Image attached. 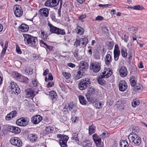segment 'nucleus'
<instances>
[{
    "label": "nucleus",
    "mask_w": 147,
    "mask_h": 147,
    "mask_svg": "<svg viewBox=\"0 0 147 147\" xmlns=\"http://www.w3.org/2000/svg\"><path fill=\"white\" fill-rule=\"evenodd\" d=\"M24 37V42L25 44L30 46L35 47L38 44L37 38L30 35L24 34H23Z\"/></svg>",
    "instance_id": "1"
},
{
    "label": "nucleus",
    "mask_w": 147,
    "mask_h": 147,
    "mask_svg": "<svg viewBox=\"0 0 147 147\" xmlns=\"http://www.w3.org/2000/svg\"><path fill=\"white\" fill-rule=\"evenodd\" d=\"M79 65V71L78 72L76 77L77 79H80L84 75V73L86 71L88 66V63L84 61L80 62Z\"/></svg>",
    "instance_id": "2"
},
{
    "label": "nucleus",
    "mask_w": 147,
    "mask_h": 147,
    "mask_svg": "<svg viewBox=\"0 0 147 147\" xmlns=\"http://www.w3.org/2000/svg\"><path fill=\"white\" fill-rule=\"evenodd\" d=\"M91 84L90 79L88 78L81 80L78 84V87L81 90L86 89Z\"/></svg>",
    "instance_id": "3"
},
{
    "label": "nucleus",
    "mask_w": 147,
    "mask_h": 147,
    "mask_svg": "<svg viewBox=\"0 0 147 147\" xmlns=\"http://www.w3.org/2000/svg\"><path fill=\"white\" fill-rule=\"evenodd\" d=\"M59 2L60 7H61L62 4V0H47L45 2V5L46 6L53 7L57 5Z\"/></svg>",
    "instance_id": "4"
},
{
    "label": "nucleus",
    "mask_w": 147,
    "mask_h": 147,
    "mask_svg": "<svg viewBox=\"0 0 147 147\" xmlns=\"http://www.w3.org/2000/svg\"><path fill=\"white\" fill-rule=\"evenodd\" d=\"M57 137L60 138L59 143L61 147H67V142L69 139L68 136L64 135H58Z\"/></svg>",
    "instance_id": "5"
},
{
    "label": "nucleus",
    "mask_w": 147,
    "mask_h": 147,
    "mask_svg": "<svg viewBox=\"0 0 147 147\" xmlns=\"http://www.w3.org/2000/svg\"><path fill=\"white\" fill-rule=\"evenodd\" d=\"M9 87L11 90H10L13 94L19 93L20 90L19 87L17 85L16 83L14 82H11L10 83Z\"/></svg>",
    "instance_id": "6"
},
{
    "label": "nucleus",
    "mask_w": 147,
    "mask_h": 147,
    "mask_svg": "<svg viewBox=\"0 0 147 147\" xmlns=\"http://www.w3.org/2000/svg\"><path fill=\"white\" fill-rule=\"evenodd\" d=\"M100 63L95 62L91 63L90 69L95 72H98L100 71Z\"/></svg>",
    "instance_id": "7"
},
{
    "label": "nucleus",
    "mask_w": 147,
    "mask_h": 147,
    "mask_svg": "<svg viewBox=\"0 0 147 147\" xmlns=\"http://www.w3.org/2000/svg\"><path fill=\"white\" fill-rule=\"evenodd\" d=\"M29 121L27 118L21 117L16 122V124L20 126H26L29 123Z\"/></svg>",
    "instance_id": "8"
},
{
    "label": "nucleus",
    "mask_w": 147,
    "mask_h": 147,
    "mask_svg": "<svg viewBox=\"0 0 147 147\" xmlns=\"http://www.w3.org/2000/svg\"><path fill=\"white\" fill-rule=\"evenodd\" d=\"M11 143L13 145L20 147L22 145V142L18 138L13 137L11 138L10 140Z\"/></svg>",
    "instance_id": "9"
},
{
    "label": "nucleus",
    "mask_w": 147,
    "mask_h": 147,
    "mask_svg": "<svg viewBox=\"0 0 147 147\" xmlns=\"http://www.w3.org/2000/svg\"><path fill=\"white\" fill-rule=\"evenodd\" d=\"M15 15L17 17H20L22 14V10L20 6L19 5H15L13 8Z\"/></svg>",
    "instance_id": "10"
},
{
    "label": "nucleus",
    "mask_w": 147,
    "mask_h": 147,
    "mask_svg": "<svg viewBox=\"0 0 147 147\" xmlns=\"http://www.w3.org/2000/svg\"><path fill=\"white\" fill-rule=\"evenodd\" d=\"M131 137L132 142L134 143L133 144L138 146L141 143V138L136 134H134V135L131 136Z\"/></svg>",
    "instance_id": "11"
},
{
    "label": "nucleus",
    "mask_w": 147,
    "mask_h": 147,
    "mask_svg": "<svg viewBox=\"0 0 147 147\" xmlns=\"http://www.w3.org/2000/svg\"><path fill=\"white\" fill-rule=\"evenodd\" d=\"M26 97L27 98H33L35 95V92L32 88H28L25 91Z\"/></svg>",
    "instance_id": "12"
},
{
    "label": "nucleus",
    "mask_w": 147,
    "mask_h": 147,
    "mask_svg": "<svg viewBox=\"0 0 147 147\" xmlns=\"http://www.w3.org/2000/svg\"><path fill=\"white\" fill-rule=\"evenodd\" d=\"M75 106L73 102H70L69 103H67L64 107V109L65 111L68 110L71 112L74 111V108Z\"/></svg>",
    "instance_id": "13"
},
{
    "label": "nucleus",
    "mask_w": 147,
    "mask_h": 147,
    "mask_svg": "<svg viewBox=\"0 0 147 147\" xmlns=\"http://www.w3.org/2000/svg\"><path fill=\"white\" fill-rule=\"evenodd\" d=\"M93 139L96 146L99 147H101L100 146L101 142V138L97 134H94L93 135Z\"/></svg>",
    "instance_id": "14"
},
{
    "label": "nucleus",
    "mask_w": 147,
    "mask_h": 147,
    "mask_svg": "<svg viewBox=\"0 0 147 147\" xmlns=\"http://www.w3.org/2000/svg\"><path fill=\"white\" fill-rule=\"evenodd\" d=\"M42 120V117L39 115H36L33 117L31 119L32 122L36 124L40 123Z\"/></svg>",
    "instance_id": "15"
},
{
    "label": "nucleus",
    "mask_w": 147,
    "mask_h": 147,
    "mask_svg": "<svg viewBox=\"0 0 147 147\" xmlns=\"http://www.w3.org/2000/svg\"><path fill=\"white\" fill-rule=\"evenodd\" d=\"M127 88V84L125 80L121 81L119 85V90L121 91H123L126 90Z\"/></svg>",
    "instance_id": "16"
},
{
    "label": "nucleus",
    "mask_w": 147,
    "mask_h": 147,
    "mask_svg": "<svg viewBox=\"0 0 147 147\" xmlns=\"http://www.w3.org/2000/svg\"><path fill=\"white\" fill-rule=\"evenodd\" d=\"M120 55V52L117 45L115 46V48L114 51V59L115 60L117 61L119 58Z\"/></svg>",
    "instance_id": "17"
},
{
    "label": "nucleus",
    "mask_w": 147,
    "mask_h": 147,
    "mask_svg": "<svg viewBox=\"0 0 147 147\" xmlns=\"http://www.w3.org/2000/svg\"><path fill=\"white\" fill-rule=\"evenodd\" d=\"M119 73L121 77H125L127 73L126 67L124 66H122L119 70Z\"/></svg>",
    "instance_id": "18"
},
{
    "label": "nucleus",
    "mask_w": 147,
    "mask_h": 147,
    "mask_svg": "<svg viewBox=\"0 0 147 147\" xmlns=\"http://www.w3.org/2000/svg\"><path fill=\"white\" fill-rule=\"evenodd\" d=\"M8 130L10 132L15 134H18L20 132V129L18 127L13 126H9L8 128Z\"/></svg>",
    "instance_id": "19"
},
{
    "label": "nucleus",
    "mask_w": 147,
    "mask_h": 147,
    "mask_svg": "<svg viewBox=\"0 0 147 147\" xmlns=\"http://www.w3.org/2000/svg\"><path fill=\"white\" fill-rule=\"evenodd\" d=\"M39 12L40 15L43 16L47 17L48 16L49 10L47 8H43L40 9Z\"/></svg>",
    "instance_id": "20"
},
{
    "label": "nucleus",
    "mask_w": 147,
    "mask_h": 147,
    "mask_svg": "<svg viewBox=\"0 0 147 147\" xmlns=\"http://www.w3.org/2000/svg\"><path fill=\"white\" fill-rule=\"evenodd\" d=\"M53 128L52 127H47L43 131V134L45 135L51 134L53 132Z\"/></svg>",
    "instance_id": "21"
},
{
    "label": "nucleus",
    "mask_w": 147,
    "mask_h": 147,
    "mask_svg": "<svg viewBox=\"0 0 147 147\" xmlns=\"http://www.w3.org/2000/svg\"><path fill=\"white\" fill-rule=\"evenodd\" d=\"M112 74V72L109 71H104L101 74V77L104 78H107L111 76Z\"/></svg>",
    "instance_id": "22"
},
{
    "label": "nucleus",
    "mask_w": 147,
    "mask_h": 147,
    "mask_svg": "<svg viewBox=\"0 0 147 147\" xmlns=\"http://www.w3.org/2000/svg\"><path fill=\"white\" fill-rule=\"evenodd\" d=\"M105 63L107 65H109L112 61L111 56L109 54H107L104 58Z\"/></svg>",
    "instance_id": "23"
},
{
    "label": "nucleus",
    "mask_w": 147,
    "mask_h": 147,
    "mask_svg": "<svg viewBox=\"0 0 147 147\" xmlns=\"http://www.w3.org/2000/svg\"><path fill=\"white\" fill-rule=\"evenodd\" d=\"M28 137L30 140L32 142H34L37 141V135L34 134H31L28 136Z\"/></svg>",
    "instance_id": "24"
},
{
    "label": "nucleus",
    "mask_w": 147,
    "mask_h": 147,
    "mask_svg": "<svg viewBox=\"0 0 147 147\" xmlns=\"http://www.w3.org/2000/svg\"><path fill=\"white\" fill-rule=\"evenodd\" d=\"M80 44H81V46L83 47H85L87 43L88 39L86 38H81L79 40Z\"/></svg>",
    "instance_id": "25"
},
{
    "label": "nucleus",
    "mask_w": 147,
    "mask_h": 147,
    "mask_svg": "<svg viewBox=\"0 0 147 147\" xmlns=\"http://www.w3.org/2000/svg\"><path fill=\"white\" fill-rule=\"evenodd\" d=\"M29 27L25 24H22L20 26V30L22 32H26L28 31Z\"/></svg>",
    "instance_id": "26"
},
{
    "label": "nucleus",
    "mask_w": 147,
    "mask_h": 147,
    "mask_svg": "<svg viewBox=\"0 0 147 147\" xmlns=\"http://www.w3.org/2000/svg\"><path fill=\"white\" fill-rule=\"evenodd\" d=\"M32 83L33 86L36 88H38V89H41L40 84L38 82L36 79H34L32 81Z\"/></svg>",
    "instance_id": "27"
},
{
    "label": "nucleus",
    "mask_w": 147,
    "mask_h": 147,
    "mask_svg": "<svg viewBox=\"0 0 147 147\" xmlns=\"http://www.w3.org/2000/svg\"><path fill=\"white\" fill-rule=\"evenodd\" d=\"M92 142L88 140L84 141L82 142V145L84 147H92Z\"/></svg>",
    "instance_id": "28"
},
{
    "label": "nucleus",
    "mask_w": 147,
    "mask_h": 147,
    "mask_svg": "<svg viewBox=\"0 0 147 147\" xmlns=\"http://www.w3.org/2000/svg\"><path fill=\"white\" fill-rule=\"evenodd\" d=\"M76 31H77V33L80 35L83 34L84 31L83 29L81 26H77L76 29Z\"/></svg>",
    "instance_id": "29"
},
{
    "label": "nucleus",
    "mask_w": 147,
    "mask_h": 147,
    "mask_svg": "<svg viewBox=\"0 0 147 147\" xmlns=\"http://www.w3.org/2000/svg\"><path fill=\"white\" fill-rule=\"evenodd\" d=\"M49 95L52 100L56 99L57 98V93L54 91H51L49 93Z\"/></svg>",
    "instance_id": "30"
},
{
    "label": "nucleus",
    "mask_w": 147,
    "mask_h": 147,
    "mask_svg": "<svg viewBox=\"0 0 147 147\" xmlns=\"http://www.w3.org/2000/svg\"><path fill=\"white\" fill-rule=\"evenodd\" d=\"M40 36L44 40H47L48 35L46 32H45L43 31L42 30Z\"/></svg>",
    "instance_id": "31"
},
{
    "label": "nucleus",
    "mask_w": 147,
    "mask_h": 147,
    "mask_svg": "<svg viewBox=\"0 0 147 147\" xmlns=\"http://www.w3.org/2000/svg\"><path fill=\"white\" fill-rule=\"evenodd\" d=\"M49 26L50 28V32L52 33H56V32L57 30V27H55L54 26L51 24H49Z\"/></svg>",
    "instance_id": "32"
},
{
    "label": "nucleus",
    "mask_w": 147,
    "mask_h": 147,
    "mask_svg": "<svg viewBox=\"0 0 147 147\" xmlns=\"http://www.w3.org/2000/svg\"><path fill=\"white\" fill-rule=\"evenodd\" d=\"M28 80L27 78L21 75L18 80L22 82H26Z\"/></svg>",
    "instance_id": "33"
},
{
    "label": "nucleus",
    "mask_w": 147,
    "mask_h": 147,
    "mask_svg": "<svg viewBox=\"0 0 147 147\" xmlns=\"http://www.w3.org/2000/svg\"><path fill=\"white\" fill-rule=\"evenodd\" d=\"M121 53L122 56L124 57H126L127 55V50L124 47H122L121 49Z\"/></svg>",
    "instance_id": "34"
},
{
    "label": "nucleus",
    "mask_w": 147,
    "mask_h": 147,
    "mask_svg": "<svg viewBox=\"0 0 147 147\" xmlns=\"http://www.w3.org/2000/svg\"><path fill=\"white\" fill-rule=\"evenodd\" d=\"M79 100L80 103L83 105H86V101L85 100L84 97L82 96H79Z\"/></svg>",
    "instance_id": "35"
},
{
    "label": "nucleus",
    "mask_w": 147,
    "mask_h": 147,
    "mask_svg": "<svg viewBox=\"0 0 147 147\" xmlns=\"http://www.w3.org/2000/svg\"><path fill=\"white\" fill-rule=\"evenodd\" d=\"M140 101L137 99H135L133 100L131 102V105L134 107H135L139 105L140 104Z\"/></svg>",
    "instance_id": "36"
},
{
    "label": "nucleus",
    "mask_w": 147,
    "mask_h": 147,
    "mask_svg": "<svg viewBox=\"0 0 147 147\" xmlns=\"http://www.w3.org/2000/svg\"><path fill=\"white\" fill-rule=\"evenodd\" d=\"M95 127L91 125L89 126L88 129L89 134L91 135L94 133L95 131Z\"/></svg>",
    "instance_id": "37"
},
{
    "label": "nucleus",
    "mask_w": 147,
    "mask_h": 147,
    "mask_svg": "<svg viewBox=\"0 0 147 147\" xmlns=\"http://www.w3.org/2000/svg\"><path fill=\"white\" fill-rule=\"evenodd\" d=\"M57 29L55 34L58 35L61 34L62 35H64L65 34V32L64 30L58 28Z\"/></svg>",
    "instance_id": "38"
},
{
    "label": "nucleus",
    "mask_w": 147,
    "mask_h": 147,
    "mask_svg": "<svg viewBox=\"0 0 147 147\" xmlns=\"http://www.w3.org/2000/svg\"><path fill=\"white\" fill-rule=\"evenodd\" d=\"M103 77H101V76L98 79V83L101 85H104L105 84V81L103 79Z\"/></svg>",
    "instance_id": "39"
},
{
    "label": "nucleus",
    "mask_w": 147,
    "mask_h": 147,
    "mask_svg": "<svg viewBox=\"0 0 147 147\" xmlns=\"http://www.w3.org/2000/svg\"><path fill=\"white\" fill-rule=\"evenodd\" d=\"M121 147H128V144L127 141L126 140H122L120 143Z\"/></svg>",
    "instance_id": "40"
},
{
    "label": "nucleus",
    "mask_w": 147,
    "mask_h": 147,
    "mask_svg": "<svg viewBox=\"0 0 147 147\" xmlns=\"http://www.w3.org/2000/svg\"><path fill=\"white\" fill-rule=\"evenodd\" d=\"M88 93L90 94H91L92 95L94 94L95 92V89L92 86H91L88 88Z\"/></svg>",
    "instance_id": "41"
},
{
    "label": "nucleus",
    "mask_w": 147,
    "mask_h": 147,
    "mask_svg": "<svg viewBox=\"0 0 147 147\" xmlns=\"http://www.w3.org/2000/svg\"><path fill=\"white\" fill-rule=\"evenodd\" d=\"M103 105L100 102H96L94 104V106L96 109H101L102 107V105Z\"/></svg>",
    "instance_id": "42"
},
{
    "label": "nucleus",
    "mask_w": 147,
    "mask_h": 147,
    "mask_svg": "<svg viewBox=\"0 0 147 147\" xmlns=\"http://www.w3.org/2000/svg\"><path fill=\"white\" fill-rule=\"evenodd\" d=\"M78 133H74L72 134V139L75 140L76 142L79 141V139L78 138Z\"/></svg>",
    "instance_id": "43"
},
{
    "label": "nucleus",
    "mask_w": 147,
    "mask_h": 147,
    "mask_svg": "<svg viewBox=\"0 0 147 147\" xmlns=\"http://www.w3.org/2000/svg\"><path fill=\"white\" fill-rule=\"evenodd\" d=\"M79 50L78 49H76L74 53V56L78 60H79L80 59V58H79L80 56L78 54Z\"/></svg>",
    "instance_id": "44"
},
{
    "label": "nucleus",
    "mask_w": 147,
    "mask_h": 147,
    "mask_svg": "<svg viewBox=\"0 0 147 147\" xmlns=\"http://www.w3.org/2000/svg\"><path fill=\"white\" fill-rule=\"evenodd\" d=\"M12 75L18 80L21 75L16 71H14L12 72Z\"/></svg>",
    "instance_id": "45"
},
{
    "label": "nucleus",
    "mask_w": 147,
    "mask_h": 147,
    "mask_svg": "<svg viewBox=\"0 0 147 147\" xmlns=\"http://www.w3.org/2000/svg\"><path fill=\"white\" fill-rule=\"evenodd\" d=\"M109 136V134H108V132L106 131H105L104 132L102 133L101 135L102 138H105L106 137H108Z\"/></svg>",
    "instance_id": "46"
},
{
    "label": "nucleus",
    "mask_w": 147,
    "mask_h": 147,
    "mask_svg": "<svg viewBox=\"0 0 147 147\" xmlns=\"http://www.w3.org/2000/svg\"><path fill=\"white\" fill-rule=\"evenodd\" d=\"M63 74L65 78L67 79H68L70 78V74L69 73L63 72Z\"/></svg>",
    "instance_id": "47"
},
{
    "label": "nucleus",
    "mask_w": 147,
    "mask_h": 147,
    "mask_svg": "<svg viewBox=\"0 0 147 147\" xmlns=\"http://www.w3.org/2000/svg\"><path fill=\"white\" fill-rule=\"evenodd\" d=\"M133 8L134 9L141 10L144 9V8L141 6L137 5L134 6Z\"/></svg>",
    "instance_id": "48"
},
{
    "label": "nucleus",
    "mask_w": 147,
    "mask_h": 147,
    "mask_svg": "<svg viewBox=\"0 0 147 147\" xmlns=\"http://www.w3.org/2000/svg\"><path fill=\"white\" fill-rule=\"evenodd\" d=\"M16 51L18 54H21L22 53L20 47L17 45H16Z\"/></svg>",
    "instance_id": "49"
},
{
    "label": "nucleus",
    "mask_w": 147,
    "mask_h": 147,
    "mask_svg": "<svg viewBox=\"0 0 147 147\" xmlns=\"http://www.w3.org/2000/svg\"><path fill=\"white\" fill-rule=\"evenodd\" d=\"M17 113V112L16 111H12L9 113L12 118L16 115Z\"/></svg>",
    "instance_id": "50"
},
{
    "label": "nucleus",
    "mask_w": 147,
    "mask_h": 147,
    "mask_svg": "<svg viewBox=\"0 0 147 147\" xmlns=\"http://www.w3.org/2000/svg\"><path fill=\"white\" fill-rule=\"evenodd\" d=\"M111 5L108 4L105 5L99 4L98 5V6L102 8L109 7Z\"/></svg>",
    "instance_id": "51"
},
{
    "label": "nucleus",
    "mask_w": 147,
    "mask_h": 147,
    "mask_svg": "<svg viewBox=\"0 0 147 147\" xmlns=\"http://www.w3.org/2000/svg\"><path fill=\"white\" fill-rule=\"evenodd\" d=\"M130 84L131 86H134L136 83L135 80H132L131 79H130Z\"/></svg>",
    "instance_id": "52"
},
{
    "label": "nucleus",
    "mask_w": 147,
    "mask_h": 147,
    "mask_svg": "<svg viewBox=\"0 0 147 147\" xmlns=\"http://www.w3.org/2000/svg\"><path fill=\"white\" fill-rule=\"evenodd\" d=\"M6 49L3 48L1 52V58H3L4 56L6 51Z\"/></svg>",
    "instance_id": "53"
},
{
    "label": "nucleus",
    "mask_w": 147,
    "mask_h": 147,
    "mask_svg": "<svg viewBox=\"0 0 147 147\" xmlns=\"http://www.w3.org/2000/svg\"><path fill=\"white\" fill-rule=\"evenodd\" d=\"M12 119V118L11 117V116L9 113L5 117V119L7 121L10 120Z\"/></svg>",
    "instance_id": "54"
},
{
    "label": "nucleus",
    "mask_w": 147,
    "mask_h": 147,
    "mask_svg": "<svg viewBox=\"0 0 147 147\" xmlns=\"http://www.w3.org/2000/svg\"><path fill=\"white\" fill-rule=\"evenodd\" d=\"M54 85V83L53 82L50 81L49 82L47 85V87H51L53 86Z\"/></svg>",
    "instance_id": "55"
},
{
    "label": "nucleus",
    "mask_w": 147,
    "mask_h": 147,
    "mask_svg": "<svg viewBox=\"0 0 147 147\" xmlns=\"http://www.w3.org/2000/svg\"><path fill=\"white\" fill-rule=\"evenodd\" d=\"M80 42L79 40H76L74 43V45L76 47H77L78 46L80 45Z\"/></svg>",
    "instance_id": "56"
},
{
    "label": "nucleus",
    "mask_w": 147,
    "mask_h": 147,
    "mask_svg": "<svg viewBox=\"0 0 147 147\" xmlns=\"http://www.w3.org/2000/svg\"><path fill=\"white\" fill-rule=\"evenodd\" d=\"M78 118L77 117H73L72 118V122L74 123H76L78 121Z\"/></svg>",
    "instance_id": "57"
},
{
    "label": "nucleus",
    "mask_w": 147,
    "mask_h": 147,
    "mask_svg": "<svg viewBox=\"0 0 147 147\" xmlns=\"http://www.w3.org/2000/svg\"><path fill=\"white\" fill-rule=\"evenodd\" d=\"M53 77L51 73H49L48 75V80L51 81L53 80Z\"/></svg>",
    "instance_id": "58"
},
{
    "label": "nucleus",
    "mask_w": 147,
    "mask_h": 147,
    "mask_svg": "<svg viewBox=\"0 0 147 147\" xmlns=\"http://www.w3.org/2000/svg\"><path fill=\"white\" fill-rule=\"evenodd\" d=\"M103 19V18L101 16H98L96 18L95 20H102Z\"/></svg>",
    "instance_id": "59"
},
{
    "label": "nucleus",
    "mask_w": 147,
    "mask_h": 147,
    "mask_svg": "<svg viewBox=\"0 0 147 147\" xmlns=\"http://www.w3.org/2000/svg\"><path fill=\"white\" fill-rule=\"evenodd\" d=\"M90 94L88 93L86 95V97L88 101H91V98H90V96L92 95L90 94Z\"/></svg>",
    "instance_id": "60"
},
{
    "label": "nucleus",
    "mask_w": 147,
    "mask_h": 147,
    "mask_svg": "<svg viewBox=\"0 0 147 147\" xmlns=\"http://www.w3.org/2000/svg\"><path fill=\"white\" fill-rule=\"evenodd\" d=\"M123 39H124L125 42H127L128 39V36H127L126 34H124V37L123 38Z\"/></svg>",
    "instance_id": "61"
},
{
    "label": "nucleus",
    "mask_w": 147,
    "mask_h": 147,
    "mask_svg": "<svg viewBox=\"0 0 147 147\" xmlns=\"http://www.w3.org/2000/svg\"><path fill=\"white\" fill-rule=\"evenodd\" d=\"M67 65L70 67L72 68L74 67H75V65L72 63H70L67 64Z\"/></svg>",
    "instance_id": "62"
},
{
    "label": "nucleus",
    "mask_w": 147,
    "mask_h": 147,
    "mask_svg": "<svg viewBox=\"0 0 147 147\" xmlns=\"http://www.w3.org/2000/svg\"><path fill=\"white\" fill-rule=\"evenodd\" d=\"M49 72V70L47 69H46L44 71V72H43V76H45L48 74V72Z\"/></svg>",
    "instance_id": "63"
},
{
    "label": "nucleus",
    "mask_w": 147,
    "mask_h": 147,
    "mask_svg": "<svg viewBox=\"0 0 147 147\" xmlns=\"http://www.w3.org/2000/svg\"><path fill=\"white\" fill-rule=\"evenodd\" d=\"M46 47L48 49H49V50L50 51H51L53 49V47L52 46L48 45H47L46 46Z\"/></svg>",
    "instance_id": "64"
}]
</instances>
